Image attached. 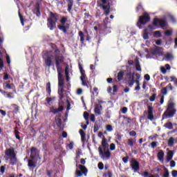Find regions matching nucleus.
Returning a JSON list of instances; mask_svg holds the SVG:
<instances>
[{"label": "nucleus", "mask_w": 177, "mask_h": 177, "mask_svg": "<svg viewBox=\"0 0 177 177\" xmlns=\"http://www.w3.org/2000/svg\"><path fill=\"white\" fill-rule=\"evenodd\" d=\"M63 64L64 57L62 55L55 57V67L58 74V86H64V77L63 76Z\"/></svg>", "instance_id": "nucleus-1"}, {"label": "nucleus", "mask_w": 177, "mask_h": 177, "mask_svg": "<svg viewBox=\"0 0 177 177\" xmlns=\"http://www.w3.org/2000/svg\"><path fill=\"white\" fill-rule=\"evenodd\" d=\"M174 102H168L166 111L163 113L162 120L172 118L176 114V108Z\"/></svg>", "instance_id": "nucleus-2"}, {"label": "nucleus", "mask_w": 177, "mask_h": 177, "mask_svg": "<svg viewBox=\"0 0 177 177\" xmlns=\"http://www.w3.org/2000/svg\"><path fill=\"white\" fill-rule=\"evenodd\" d=\"M49 15V17L47 18V26L50 31H53V30L56 28V23L59 20V14L50 11Z\"/></svg>", "instance_id": "nucleus-3"}, {"label": "nucleus", "mask_w": 177, "mask_h": 177, "mask_svg": "<svg viewBox=\"0 0 177 177\" xmlns=\"http://www.w3.org/2000/svg\"><path fill=\"white\" fill-rule=\"evenodd\" d=\"M158 24L160 28L168 27V21H167V19L154 18L152 21V25L151 24L149 25L148 28H149V30H156L155 27H157Z\"/></svg>", "instance_id": "nucleus-4"}, {"label": "nucleus", "mask_w": 177, "mask_h": 177, "mask_svg": "<svg viewBox=\"0 0 177 177\" xmlns=\"http://www.w3.org/2000/svg\"><path fill=\"white\" fill-rule=\"evenodd\" d=\"M5 156L6 157H10V165H16L17 164V155L15 151V148L7 149L5 151Z\"/></svg>", "instance_id": "nucleus-5"}, {"label": "nucleus", "mask_w": 177, "mask_h": 177, "mask_svg": "<svg viewBox=\"0 0 177 177\" xmlns=\"http://www.w3.org/2000/svg\"><path fill=\"white\" fill-rule=\"evenodd\" d=\"M68 21V17H62L59 20L61 25H58V28L60 31H62L64 34L67 33V30L70 28V24L67 23Z\"/></svg>", "instance_id": "nucleus-6"}, {"label": "nucleus", "mask_w": 177, "mask_h": 177, "mask_svg": "<svg viewBox=\"0 0 177 177\" xmlns=\"http://www.w3.org/2000/svg\"><path fill=\"white\" fill-rule=\"evenodd\" d=\"M149 21H150V15H149L147 13H145L144 15L140 16L136 26L138 27V28L142 29V26L147 24Z\"/></svg>", "instance_id": "nucleus-7"}, {"label": "nucleus", "mask_w": 177, "mask_h": 177, "mask_svg": "<svg viewBox=\"0 0 177 177\" xmlns=\"http://www.w3.org/2000/svg\"><path fill=\"white\" fill-rule=\"evenodd\" d=\"M43 59L46 68H50V67H55V63H53V60L52 59L50 52L46 51L43 55Z\"/></svg>", "instance_id": "nucleus-8"}, {"label": "nucleus", "mask_w": 177, "mask_h": 177, "mask_svg": "<svg viewBox=\"0 0 177 177\" xmlns=\"http://www.w3.org/2000/svg\"><path fill=\"white\" fill-rule=\"evenodd\" d=\"M149 121H153L154 120V108L152 105L147 106V111H145L143 113V116L146 117Z\"/></svg>", "instance_id": "nucleus-9"}, {"label": "nucleus", "mask_w": 177, "mask_h": 177, "mask_svg": "<svg viewBox=\"0 0 177 177\" xmlns=\"http://www.w3.org/2000/svg\"><path fill=\"white\" fill-rule=\"evenodd\" d=\"M98 151H99V155L102 158V160H104L106 158V160H109L110 157H111V152H110V149H103L102 147H98Z\"/></svg>", "instance_id": "nucleus-10"}, {"label": "nucleus", "mask_w": 177, "mask_h": 177, "mask_svg": "<svg viewBox=\"0 0 177 177\" xmlns=\"http://www.w3.org/2000/svg\"><path fill=\"white\" fill-rule=\"evenodd\" d=\"M126 77L127 78V84L131 88V86H133V84H135V74L132 75V73L129 71L126 73Z\"/></svg>", "instance_id": "nucleus-11"}, {"label": "nucleus", "mask_w": 177, "mask_h": 177, "mask_svg": "<svg viewBox=\"0 0 177 177\" xmlns=\"http://www.w3.org/2000/svg\"><path fill=\"white\" fill-rule=\"evenodd\" d=\"M131 164L133 172H138V171H140V164L136 159H132L131 160Z\"/></svg>", "instance_id": "nucleus-12"}, {"label": "nucleus", "mask_w": 177, "mask_h": 177, "mask_svg": "<svg viewBox=\"0 0 177 177\" xmlns=\"http://www.w3.org/2000/svg\"><path fill=\"white\" fill-rule=\"evenodd\" d=\"M59 108L58 109H55V106H52L51 107H50V111L49 113H52L53 114H57V113H60L62 111H63V110H64V106H63L62 105H60L61 103L59 102Z\"/></svg>", "instance_id": "nucleus-13"}, {"label": "nucleus", "mask_w": 177, "mask_h": 177, "mask_svg": "<svg viewBox=\"0 0 177 177\" xmlns=\"http://www.w3.org/2000/svg\"><path fill=\"white\" fill-rule=\"evenodd\" d=\"M79 169L80 170H77L76 171V175L79 177L82 176L84 174H86L88 172V169L86 167L82 165H79Z\"/></svg>", "instance_id": "nucleus-14"}, {"label": "nucleus", "mask_w": 177, "mask_h": 177, "mask_svg": "<svg viewBox=\"0 0 177 177\" xmlns=\"http://www.w3.org/2000/svg\"><path fill=\"white\" fill-rule=\"evenodd\" d=\"M78 66H79V70L81 74L80 80H83L85 79H88V77H86V74L85 73V70H84V68H82V65L81 64V63H79Z\"/></svg>", "instance_id": "nucleus-15"}, {"label": "nucleus", "mask_w": 177, "mask_h": 177, "mask_svg": "<svg viewBox=\"0 0 177 177\" xmlns=\"http://www.w3.org/2000/svg\"><path fill=\"white\" fill-rule=\"evenodd\" d=\"M37 153H38V149H37L35 147H32L30 149V158H32V160H35V157H37Z\"/></svg>", "instance_id": "nucleus-16"}, {"label": "nucleus", "mask_w": 177, "mask_h": 177, "mask_svg": "<svg viewBox=\"0 0 177 177\" xmlns=\"http://www.w3.org/2000/svg\"><path fill=\"white\" fill-rule=\"evenodd\" d=\"M33 13L34 15H36L37 17H39V16H41V6H39V3H37L35 6V8L33 9Z\"/></svg>", "instance_id": "nucleus-17"}, {"label": "nucleus", "mask_w": 177, "mask_h": 177, "mask_svg": "<svg viewBox=\"0 0 177 177\" xmlns=\"http://www.w3.org/2000/svg\"><path fill=\"white\" fill-rule=\"evenodd\" d=\"M100 8H102L103 10H105L104 15H106V16H109L110 14V4L106 6L104 4H100Z\"/></svg>", "instance_id": "nucleus-18"}, {"label": "nucleus", "mask_w": 177, "mask_h": 177, "mask_svg": "<svg viewBox=\"0 0 177 177\" xmlns=\"http://www.w3.org/2000/svg\"><path fill=\"white\" fill-rule=\"evenodd\" d=\"M28 167L29 168H35L37 167V160L35 159L30 158L28 160Z\"/></svg>", "instance_id": "nucleus-19"}, {"label": "nucleus", "mask_w": 177, "mask_h": 177, "mask_svg": "<svg viewBox=\"0 0 177 177\" xmlns=\"http://www.w3.org/2000/svg\"><path fill=\"white\" fill-rule=\"evenodd\" d=\"M102 110H103V106L100 104H96L94 109V112L96 115H100L102 114Z\"/></svg>", "instance_id": "nucleus-20"}, {"label": "nucleus", "mask_w": 177, "mask_h": 177, "mask_svg": "<svg viewBox=\"0 0 177 177\" xmlns=\"http://www.w3.org/2000/svg\"><path fill=\"white\" fill-rule=\"evenodd\" d=\"M161 47H156L155 49L152 50L151 53L153 55L162 56V53L161 51Z\"/></svg>", "instance_id": "nucleus-21"}, {"label": "nucleus", "mask_w": 177, "mask_h": 177, "mask_svg": "<svg viewBox=\"0 0 177 177\" xmlns=\"http://www.w3.org/2000/svg\"><path fill=\"white\" fill-rule=\"evenodd\" d=\"M164 156H165V153H164V151L160 150L158 152V154H157L158 160L160 161V162H164Z\"/></svg>", "instance_id": "nucleus-22"}, {"label": "nucleus", "mask_w": 177, "mask_h": 177, "mask_svg": "<svg viewBox=\"0 0 177 177\" xmlns=\"http://www.w3.org/2000/svg\"><path fill=\"white\" fill-rule=\"evenodd\" d=\"M11 107H12V109H13L12 111L13 114H19L20 111V106H19V105L16 104H12Z\"/></svg>", "instance_id": "nucleus-23"}, {"label": "nucleus", "mask_w": 177, "mask_h": 177, "mask_svg": "<svg viewBox=\"0 0 177 177\" xmlns=\"http://www.w3.org/2000/svg\"><path fill=\"white\" fill-rule=\"evenodd\" d=\"M174 151H169L167 153V156H166V160L167 162H169V161L171 160L172 158H174Z\"/></svg>", "instance_id": "nucleus-24"}, {"label": "nucleus", "mask_w": 177, "mask_h": 177, "mask_svg": "<svg viewBox=\"0 0 177 177\" xmlns=\"http://www.w3.org/2000/svg\"><path fill=\"white\" fill-rule=\"evenodd\" d=\"M46 92H47L46 96H47V97L50 96V93H52V89L50 88V82H48L46 84Z\"/></svg>", "instance_id": "nucleus-25"}, {"label": "nucleus", "mask_w": 177, "mask_h": 177, "mask_svg": "<svg viewBox=\"0 0 177 177\" xmlns=\"http://www.w3.org/2000/svg\"><path fill=\"white\" fill-rule=\"evenodd\" d=\"M54 53H55V57H54V60H55V64H56V56H63L62 54H60V50L59 48H55V50H54Z\"/></svg>", "instance_id": "nucleus-26"}, {"label": "nucleus", "mask_w": 177, "mask_h": 177, "mask_svg": "<svg viewBox=\"0 0 177 177\" xmlns=\"http://www.w3.org/2000/svg\"><path fill=\"white\" fill-rule=\"evenodd\" d=\"M79 37L80 38V43L84 45L85 42V35L84 34V32L80 31L79 32Z\"/></svg>", "instance_id": "nucleus-27"}, {"label": "nucleus", "mask_w": 177, "mask_h": 177, "mask_svg": "<svg viewBox=\"0 0 177 177\" xmlns=\"http://www.w3.org/2000/svg\"><path fill=\"white\" fill-rule=\"evenodd\" d=\"M124 75L125 72L124 71H120L118 73V81H122V80H124Z\"/></svg>", "instance_id": "nucleus-28"}, {"label": "nucleus", "mask_w": 177, "mask_h": 177, "mask_svg": "<svg viewBox=\"0 0 177 177\" xmlns=\"http://www.w3.org/2000/svg\"><path fill=\"white\" fill-rule=\"evenodd\" d=\"M55 122L58 127H62V124H63V122H62L61 115H57L55 117Z\"/></svg>", "instance_id": "nucleus-29"}, {"label": "nucleus", "mask_w": 177, "mask_h": 177, "mask_svg": "<svg viewBox=\"0 0 177 177\" xmlns=\"http://www.w3.org/2000/svg\"><path fill=\"white\" fill-rule=\"evenodd\" d=\"M79 132H80V134L81 136V140H82V143H84L85 142V138L86 136V134L85 133V131H84V130H82V129H80L79 131Z\"/></svg>", "instance_id": "nucleus-30"}, {"label": "nucleus", "mask_w": 177, "mask_h": 177, "mask_svg": "<svg viewBox=\"0 0 177 177\" xmlns=\"http://www.w3.org/2000/svg\"><path fill=\"white\" fill-rule=\"evenodd\" d=\"M68 2V12H71V10L73 9V5H74V1L73 0H66Z\"/></svg>", "instance_id": "nucleus-31"}, {"label": "nucleus", "mask_w": 177, "mask_h": 177, "mask_svg": "<svg viewBox=\"0 0 177 177\" xmlns=\"http://www.w3.org/2000/svg\"><path fill=\"white\" fill-rule=\"evenodd\" d=\"M135 64H136V70L137 71H142V67L140 66V63L139 62V59L138 58L136 59Z\"/></svg>", "instance_id": "nucleus-32"}, {"label": "nucleus", "mask_w": 177, "mask_h": 177, "mask_svg": "<svg viewBox=\"0 0 177 177\" xmlns=\"http://www.w3.org/2000/svg\"><path fill=\"white\" fill-rule=\"evenodd\" d=\"M108 145L109 144H107V139H106V137H103L102 141V146L103 147V150H106V149H107Z\"/></svg>", "instance_id": "nucleus-33"}, {"label": "nucleus", "mask_w": 177, "mask_h": 177, "mask_svg": "<svg viewBox=\"0 0 177 177\" xmlns=\"http://www.w3.org/2000/svg\"><path fill=\"white\" fill-rule=\"evenodd\" d=\"M167 145L169 147H172L175 145V138L174 137L169 138Z\"/></svg>", "instance_id": "nucleus-34"}, {"label": "nucleus", "mask_w": 177, "mask_h": 177, "mask_svg": "<svg viewBox=\"0 0 177 177\" xmlns=\"http://www.w3.org/2000/svg\"><path fill=\"white\" fill-rule=\"evenodd\" d=\"M13 86L15 88V84H10V82H6V87L4 88V89H13Z\"/></svg>", "instance_id": "nucleus-35"}, {"label": "nucleus", "mask_w": 177, "mask_h": 177, "mask_svg": "<svg viewBox=\"0 0 177 177\" xmlns=\"http://www.w3.org/2000/svg\"><path fill=\"white\" fill-rule=\"evenodd\" d=\"M103 177H113V171L108 170L103 174Z\"/></svg>", "instance_id": "nucleus-36"}, {"label": "nucleus", "mask_w": 177, "mask_h": 177, "mask_svg": "<svg viewBox=\"0 0 177 177\" xmlns=\"http://www.w3.org/2000/svg\"><path fill=\"white\" fill-rule=\"evenodd\" d=\"M82 81V85L83 86H86L87 88H89V86L88 84H89V82L88 81V79H83L80 80Z\"/></svg>", "instance_id": "nucleus-37"}, {"label": "nucleus", "mask_w": 177, "mask_h": 177, "mask_svg": "<svg viewBox=\"0 0 177 177\" xmlns=\"http://www.w3.org/2000/svg\"><path fill=\"white\" fill-rule=\"evenodd\" d=\"M14 132H15L16 139H18V140H19L20 142L21 140V137H20V131L15 129Z\"/></svg>", "instance_id": "nucleus-38"}, {"label": "nucleus", "mask_w": 177, "mask_h": 177, "mask_svg": "<svg viewBox=\"0 0 177 177\" xmlns=\"http://www.w3.org/2000/svg\"><path fill=\"white\" fill-rule=\"evenodd\" d=\"M165 127H166L167 129H174V124H172V122H167L165 124Z\"/></svg>", "instance_id": "nucleus-39"}, {"label": "nucleus", "mask_w": 177, "mask_h": 177, "mask_svg": "<svg viewBox=\"0 0 177 177\" xmlns=\"http://www.w3.org/2000/svg\"><path fill=\"white\" fill-rule=\"evenodd\" d=\"M134 143H135V140H133V139L132 138L128 139L127 144L129 146H130V147H133Z\"/></svg>", "instance_id": "nucleus-40"}, {"label": "nucleus", "mask_w": 177, "mask_h": 177, "mask_svg": "<svg viewBox=\"0 0 177 177\" xmlns=\"http://www.w3.org/2000/svg\"><path fill=\"white\" fill-rule=\"evenodd\" d=\"M160 93L162 95V96H165V95H167V93H168V89L167 88V87H163L160 90Z\"/></svg>", "instance_id": "nucleus-41"}, {"label": "nucleus", "mask_w": 177, "mask_h": 177, "mask_svg": "<svg viewBox=\"0 0 177 177\" xmlns=\"http://www.w3.org/2000/svg\"><path fill=\"white\" fill-rule=\"evenodd\" d=\"M174 56L171 53H167L165 55V60H171V59H173Z\"/></svg>", "instance_id": "nucleus-42"}, {"label": "nucleus", "mask_w": 177, "mask_h": 177, "mask_svg": "<svg viewBox=\"0 0 177 177\" xmlns=\"http://www.w3.org/2000/svg\"><path fill=\"white\" fill-rule=\"evenodd\" d=\"M154 35L156 38H161V37H162V35H161V32L160 30L155 31Z\"/></svg>", "instance_id": "nucleus-43"}, {"label": "nucleus", "mask_w": 177, "mask_h": 177, "mask_svg": "<svg viewBox=\"0 0 177 177\" xmlns=\"http://www.w3.org/2000/svg\"><path fill=\"white\" fill-rule=\"evenodd\" d=\"M143 38L145 39H149V32H147V29H145L144 33H143Z\"/></svg>", "instance_id": "nucleus-44"}, {"label": "nucleus", "mask_w": 177, "mask_h": 177, "mask_svg": "<svg viewBox=\"0 0 177 177\" xmlns=\"http://www.w3.org/2000/svg\"><path fill=\"white\" fill-rule=\"evenodd\" d=\"M143 176L144 177H156L154 175L150 174L148 171H144Z\"/></svg>", "instance_id": "nucleus-45"}, {"label": "nucleus", "mask_w": 177, "mask_h": 177, "mask_svg": "<svg viewBox=\"0 0 177 177\" xmlns=\"http://www.w3.org/2000/svg\"><path fill=\"white\" fill-rule=\"evenodd\" d=\"M64 92V86H58V94L62 95Z\"/></svg>", "instance_id": "nucleus-46"}, {"label": "nucleus", "mask_w": 177, "mask_h": 177, "mask_svg": "<svg viewBox=\"0 0 177 177\" xmlns=\"http://www.w3.org/2000/svg\"><path fill=\"white\" fill-rule=\"evenodd\" d=\"M129 160V156H128V153H126V156L122 158V161L123 162H124V164H127Z\"/></svg>", "instance_id": "nucleus-47"}, {"label": "nucleus", "mask_w": 177, "mask_h": 177, "mask_svg": "<svg viewBox=\"0 0 177 177\" xmlns=\"http://www.w3.org/2000/svg\"><path fill=\"white\" fill-rule=\"evenodd\" d=\"M19 17L22 26H24V18L23 17V15H21V13H20V12H19Z\"/></svg>", "instance_id": "nucleus-48"}, {"label": "nucleus", "mask_w": 177, "mask_h": 177, "mask_svg": "<svg viewBox=\"0 0 177 177\" xmlns=\"http://www.w3.org/2000/svg\"><path fill=\"white\" fill-rule=\"evenodd\" d=\"M165 172L163 174V177H169V171H168V169L165 167Z\"/></svg>", "instance_id": "nucleus-49"}, {"label": "nucleus", "mask_w": 177, "mask_h": 177, "mask_svg": "<svg viewBox=\"0 0 177 177\" xmlns=\"http://www.w3.org/2000/svg\"><path fill=\"white\" fill-rule=\"evenodd\" d=\"M156 97H157V94H152V95L149 98L150 102H154V100H156Z\"/></svg>", "instance_id": "nucleus-50"}, {"label": "nucleus", "mask_w": 177, "mask_h": 177, "mask_svg": "<svg viewBox=\"0 0 177 177\" xmlns=\"http://www.w3.org/2000/svg\"><path fill=\"white\" fill-rule=\"evenodd\" d=\"M165 35H166V37H170V35H172V30H167L165 32Z\"/></svg>", "instance_id": "nucleus-51"}, {"label": "nucleus", "mask_w": 177, "mask_h": 177, "mask_svg": "<svg viewBox=\"0 0 177 177\" xmlns=\"http://www.w3.org/2000/svg\"><path fill=\"white\" fill-rule=\"evenodd\" d=\"M106 131H108V132H111L113 131V126H111V124H107L106 126Z\"/></svg>", "instance_id": "nucleus-52"}, {"label": "nucleus", "mask_w": 177, "mask_h": 177, "mask_svg": "<svg viewBox=\"0 0 177 177\" xmlns=\"http://www.w3.org/2000/svg\"><path fill=\"white\" fill-rule=\"evenodd\" d=\"M83 115H84V120H89V113L88 112L84 111Z\"/></svg>", "instance_id": "nucleus-53"}, {"label": "nucleus", "mask_w": 177, "mask_h": 177, "mask_svg": "<svg viewBox=\"0 0 177 177\" xmlns=\"http://www.w3.org/2000/svg\"><path fill=\"white\" fill-rule=\"evenodd\" d=\"M52 100H55V97H46V102H47V104H50V102Z\"/></svg>", "instance_id": "nucleus-54"}, {"label": "nucleus", "mask_w": 177, "mask_h": 177, "mask_svg": "<svg viewBox=\"0 0 177 177\" xmlns=\"http://www.w3.org/2000/svg\"><path fill=\"white\" fill-rule=\"evenodd\" d=\"M97 167L100 169V171H102V169H104V165L102 162L98 163Z\"/></svg>", "instance_id": "nucleus-55"}, {"label": "nucleus", "mask_w": 177, "mask_h": 177, "mask_svg": "<svg viewBox=\"0 0 177 177\" xmlns=\"http://www.w3.org/2000/svg\"><path fill=\"white\" fill-rule=\"evenodd\" d=\"M143 9V6H142V3H138V6L136 7V12H139V10H142Z\"/></svg>", "instance_id": "nucleus-56"}, {"label": "nucleus", "mask_w": 177, "mask_h": 177, "mask_svg": "<svg viewBox=\"0 0 177 177\" xmlns=\"http://www.w3.org/2000/svg\"><path fill=\"white\" fill-rule=\"evenodd\" d=\"M5 169H6V165H3L0 167V172L5 174Z\"/></svg>", "instance_id": "nucleus-57"}, {"label": "nucleus", "mask_w": 177, "mask_h": 177, "mask_svg": "<svg viewBox=\"0 0 177 177\" xmlns=\"http://www.w3.org/2000/svg\"><path fill=\"white\" fill-rule=\"evenodd\" d=\"M109 149L110 150H111V151H113V150H115V144L111 143L110 145Z\"/></svg>", "instance_id": "nucleus-58"}, {"label": "nucleus", "mask_w": 177, "mask_h": 177, "mask_svg": "<svg viewBox=\"0 0 177 177\" xmlns=\"http://www.w3.org/2000/svg\"><path fill=\"white\" fill-rule=\"evenodd\" d=\"M176 165V162L174 160L170 161V167L171 168H174Z\"/></svg>", "instance_id": "nucleus-59"}, {"label": "nucleus", "mask_w": 177, "mask_h": 177, "mask_svg": "<svg viewBox=\"0 0 177 177\" xmlns=\"http://www.w3.org/2000/svg\"><path fill=\"white\" fill-rule=\"evenodd\" d=\"M97 131H99V126H97V125H94V127H93V132H94L95 133H96V132H97Z\"/></svg>", "instance_id": "nucleus-60"}, {"label": "nucleus", "mask_w": 177, "mask_h": 177, "mask_svg": "<svg viewBox=\"0 0 177 177\" xmlns=\"http://www.w3.org/2000/svg\"><path fill=\"white\" fill-rule=\"evenodd\" d=\"M144 78L145 80H146V81H150V75L149 74L145 75Z\"/></svg>", "instance_id": "nucleus-61"}, {"label": "nucleus", "mask_w": 177, "mask_h": 177, "mask_svg": "<svg viewBox=\"0 0 177 177\" xmlns=\"http://www.w3.org/2000/svg\"><path fill=\"white\" fill-rule=\"evenodd\" d=\"M170 78H171V81H174L175 84L177 85V79H176V77H175L174 76H171Z\"/></svg>", "instance_id": "nucleus-62"}, {"label": "nucleus", "mask_w": 177, "mask_h": 177, "mask_svg": "<svg viewBox=\"0 0 177 177\" xmlns=\"http://www.w3.org/2000/svg\"><path fill=\"white\" fill-rule=\"evenodd\" d=\"M171 175L173 177H176L177 176V171L176 170H173L171 171Z\"/></svg>", "instance_id": "nucleus-63"}, {"label": "nucleus", "mask_w": 177, "mask_h": 177, "mask_svg": "<svg viewBox=\"0 0 177 177\" xmlns=\"http://www.w3.org/2000/svg\"><path fill=\"white\" fill-rule=\"evenodd\" d=\"M130 136H135L136 135V131H131L129 132Z\"/></svg>", "instance_id": "nucleus-64"}]
</instances>
